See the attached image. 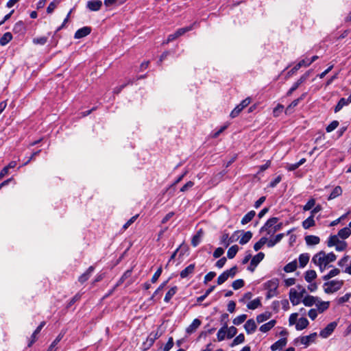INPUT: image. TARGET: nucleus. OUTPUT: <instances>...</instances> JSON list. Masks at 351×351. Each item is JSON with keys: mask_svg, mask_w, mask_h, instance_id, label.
<instances>
[{"mask_svg": "<svg viewBox=\"0 0 351 351\" xmlns=\"http://www.w3.org/2000/svg\"><path fill=\"white\" fill-rule=\"evenodd\" d=\"M337 258L336 255L333 252L326 254L324 251H320L315 254L312 258V263L319 267L321 272H323L329 267L330 263L334 262Z\"/></svg>", "mask_w": 351, "mask_h": 351, "instance_id": "1", "label": "nucleus"}, {"mask_svg": "<svg viewBox=\"0 0 351 351\" xmlns=\"http://www.w3.org/2000/svg\"><path fill=\"white\" fill-rule=\"evenodd\" d=\"M279 282L277 278H274L264 283V288L267 291L266 298L270 299L278 294Z\"/></svg>", "mask_w": 351, "mask_h": 351, "instance_id": "2", "label": "nucleus"}, {"mask_svg": "<svg viewBox=\"0 0 351 351\" xmlns=\"http://www.w3.org/2000/svg\"><path fill=\"white\" fill-rule=\"evenodd\" d=\"M327 245L328 247H335V250L338 252L344 251L347 247V243L346 241L340 240L338 236L331 235L329 237Z\"/></svg>", "mask_w": 351, "mask_h": 351, "instance_id": "3", "label": "nucleus"}, {"mask_svg": "<svg viewBox=\"0 0 351 351\" xmlns=\"http://www.w3.org/2000/svg\"><path fill=\"white\" fill-rule=\"evenodd\" d=\"M278 217H271L269 219L264 226L261 228L260 232H265L267 235L272 236L275 234L274 223L278 222Z\"/></svg>", "mask_w": 351, "mask_h": 351, "instance_id": "4", "label": "nucleus"}, {"mask_svg": "<svg viewBox=\"0 0 351 351\" xmlns=\"http://www.w3.org/2000/svg\"><path fill=\"white\" fill-rule=\"evenodd\" d=\"M343 285V280H331L324 284V291L326 293H332L339 291Z\"/></svg>", "mask_w": 351, "mask_h": 351, "instance_id": "5", "label": "nucleus"}, {"mask_svg": "<svg viewBox=\"0 0 351 351\" xmlns=\"http://www.w3.org/2000/svg\"><path fill=\"white\" fill-rule=\"evenodd\" d=\"M311 71L308 70L298 79L288 90L287 95L290 96L301 84L304 83L310 77Z\"/></svg>", "mask_w": 351, "mask_h": 351, "instance_id": "6", "label": "nucleus"}, {"mask_svg": "<svg viewBox=\"0 0 351 351\" xmlns=\"http://www.w3.org/2000/svg\"><path fill=\"white\" fill-rule=\"evenodd\" d=\"M251 102V99L250 97H247L245 99H243L240 104L237 106L234 110L230 113V117L232 118H234L237 117L239 113L241 112V110L247 107Z\"/></svg>", "mask_w": 351, "mask_h": 351, "instance_id": "7", "label": "nucleus"}, {"mask_svg": "<svg viewBox=\"0 0 351 351\" xmlns=\"http://www.w3.org/2000/svg\"><path fill=\"white\" fill-rule=\"evenodd\" d=\"M265 254L263 252L258 253L256 256H254L250 262V265L247 267V269L250 271L251 272H253L257 265L262 261V260L264 258Z\"/></svg>", "mask_w": 351, "mask_h": 351, "instance_id": "8", "label": "nucleus"}, {"mask_svg": "<svg viewBox=\"0 0 351 351\" xmlns=\"http://www.w3.org/2000/svg\"><path fill=\"white\" fill-rule=\"evenodd\" d=\"M337 326V324L335 322L328 324L323 330L320 331V336L322 338H327L332 333Z\"/></svg>", "mask_w": 351, "mask_h": 351, "instance_id": "9", "label": "nucleus"}, {"mask_svg": "<svg viewBox=\"0 0 351 351\" xmlns=\"http://www.w3.org/2000/svg\"><path fill=\"white\" fill-rule=\"evenodd\" d=\"M302 298V294H300L295 289L291 288L290 289L289 299L293 305L295 306L298 304L300 302Z\"/></svg>", "mask_w": 351, "mask_h": 351, "instance_id": "10", "label": "nucleus"}, {"mask_svg": "<svg viewBox=\"0 0 351 351\" xmlns=\"http://www.w3.org/2000/svg\"><path fill=\"white\" fill-rule=\"evenodd\" d=\"M91 32V29L89 27H84L76 31L75 33L74 38L76 39L82 38L88 35Z\"/></svg>", "mask_w": 351, "mask_h": 351, "instance_id": "11", "label": "nucleus"}, {"mask_svg": "<svg viewBox=\"0 0 351 351\" xmlns=\"http://www.w3.org/2000/svg\"><path fill=\"white\" fill-rule=\"evenodd\" d=\"M244 328L247 334H252L254 332L256 329V324L255 321L252 319H248L245 322Z\"/></svg>", "mask_w": 351, "mask_h": 351, "instance_id": "12", "label": "nucleus"}, {"mask_svg": "<svg viewBox=\"0 0 351 351\" xmlns=\"http://www.w3.org/2000/svg\"><path fill=\"white\" fill-rule=\"evenodd\" d=\"M102 5L100 0H92L87 2V8L91 11H98Z\"/></svg>", "mask_w": 351, "mask_h": 351, "instance_id": "13", "label": "nucleus"}, {"mask_svg": "<svg viewBox=\"0 0 351 351\" xmlns=\"http://www.w3.org/2000/svg\"><path fill=\"white\" fill-rule=\"evenodd\" d=\"M287 337H282L271 346V350L273 351H276L277 350L282 349L287 345Z\"/></svg>", "mask_w": 351, "mask_h": 351, "instance_id": "14", "label": "nucleus"}, {"mask_svg": "<svg viewBox=\"0 0 351 351\" xmlns=\"http://www.w3.org/2000/svg\"><path fill=\"white\" fill-rule=\"evenodd\" d=\"M317 337V333L313 332L309 335L303 336L300 338V342L302 344L308 346L311 342H313Z\"/></svg>", "mask_w": 351, "mask_h": 351, "instance_id": "15", "label": "nucleus"}, {"mask_svg": "<svg viewBox=\"0 0 351 351\" xmlns=\"http://www.w3.org/2000/svg\"><path fill=\"white\" fill-rule=\"evenodd\" d=\"M195 264H191L187 266L184 269L181 271L180 277L182 278H186L189 277L190 275L193 274L195 271Z\"/></svg>", "mask_w": 351, "mask_h": 351, "instance_id": "16", "label": "nucleus"}, {"mask_svg": "<svg viewBox=\"0 0 351 351\" xmlns=\"http://www.w3.org/2000/svg\"><path fill=\"white\" fill-rule=\"evenodd\" d=\"M95 268L93 266H90L88 269L84 272L83 274H82L79 278L78 280L80 283L85 282L91 276L92 273L93 272Z\"/></svg>", "mask_w": 351, "mask_h": 351, "instance_id": "17", "label": "nucleus"}, {"mask_svg": "<svg viewBox=\"0 0 351 351\" xmlns=\"http://www.w3.org/2000/svg\"><path fill=\"white\" fill-rule=\"evenodd\" d=\"M201 325V321L199 319H195L193 322L186 328V332L191 334L194 332L197 328Z\"/></svg>", "mask_w": 351, "mask_h": 351, "instance_id": "18", "label": "nucleus"}, {"mask_svg": "<svg viewBox=\"0 0 351 351\" xmlns=\"http://www.w3.org/2000/svg\"><path fill=\"white\" fill-rule=\"evenodd\" d=\"M204 232L202 229L199 230L195 235H194L191 240V245L193 247H197L201 242L203 237Z\"/></svg>", "mask_w": 351, "mask_h": 351, "instance_id": "19", "label": "nucleus"}, {"mask_svg": "<svg viewBox=\"0 0 351 351\" xmlns=\"http://www.w3.org/2000/svg\"><path fill=\"white\" fill-rule=\"evenodd\" d=\"M285 234L283 233L278 234L273 239H267V245L269 247H274L276 244L279 243L282 239L284 237Z\"/></svg>", "mask_w": 351, "mask_h": 351, "instance_id": "20", "label": "nucleus"}, {"mask_svg": "<svg viewBox=\"0 0 351 351\" xmlns=\"http://www.w3.org/2000/svg\"><path fill=\"white\" fill-rule=\"evenodd\" d=\"M308 325V321L305 317L300 318L295 324V328L298 330H302L306 328Z\"/></svg>", "mask_w": 351, "mask_h": 351, "instance_id": "21", "label": "nucleus"}, {"mask_svg": "<svg viewBox=\"0 0 351 351\" xmlns=\"http://www.w3.org/2000/svg\"><path fill=\"white\" fill-rule=\"evenodd\" d=\"M305 241L307 245H317L320 242V239L317 236L308 235L305 237Z\"/></svg>", "mask_w": 351, "mask_h": 351, "instance_id": "22", "label": "nucleus"}, {"mask_svg": "<svg viewBox=\"0 0 351 351\" xmlns=\"http://www.w3.org/2000/svg\"><path fill=\"white\" fill-rule=\"evenodd\" d=\"M318 298L312 295H307L304 297L302 300L303 304L306 306H311L313 304H316Z\"/></svg>", "mask_w": 351, "mask_h": 351, "instance_id": "23", "label": "nucleus"}, {"mask_svg": "<svg viewBox=\"0 0 351 351\" xmlns=\"http://www.w3.org/2000/svg\"><path fill=\"white\" fill-rule=\"evenodd\" d=\"M351 234V230L350 228L345 227L342 229H341L339 232L337 236H338V238H341L342 239H346L348 238Z\"/></svg>", "mask_w": 351, "mask_h": 351, "instance_id": "24", "label": "nucleus"}, {"mask_svg": "<svg viewBox=\"0 0 351 351\" xmlns=\"http://www.w3.org/2000/svg\"><path fill=\"white\" fill-rule=\"evenodd\" d=\"M276 321L274 319L270 320L267 323L263 324L259 330L263 332H267L270 330L276 324Z\"/></svg>", "mask_w": 351, "mask_h": 351, "instance_id": "25", "label": "nucleus"}, {"mask_svg": "<svg viewBox=\"0 0 351 351\" xmlns=\"http://www.w3.org/2000/svg\"><path fill=\"white\" fill-rule=\"evenodd\" d=\"M316 278H317V274L315 270H313V269L307 270L304 273V279L308 282L311 283Z\"/></svg>", "mask_w": 351, "mask_h": 351, "instance_id": "26", "label": "nucleus"}, {"mask_svg": "<svg viewBox=\"0 0 351 351\" xmlns=\"http://www.w3.org/2000/svg\"><path fill=\"white\" fill-rule=\"evenodd\" d=\"M310 256L307 253L302 254L299 256V264L300 267L303 268L304 267L309 261Z\"/></svg>", "mask_w": 351, "mask_h": 351, "instance_id": "27", "label": "nucleus"}, {"mask_svg": "<svg viewBox=\"0 0 351 351\" xmlns=\"http://www.w3.org/2000/svg\"><path fill=\"white\" fill-rule=\"evenodd\" d=\"M342 194V189L339 186H335L328 197V200H332Z\"/></svg>", "mask_w": 351, "mask_h": 351, "instance_id": "28", "label": "nucleus"}, {"mask_svg": "<svg viewBox=\"0 0 351 351\" xmlns=\"http://www.w3.org/2000/svg\"><path fill=\"white\" fill-rule=\"evenodd\" d=\"M351 101H349V97L347 99L341 98L335 108V112H337L345 106L348 105Z\"/></svg>", "mask_w": 351, "mask_h": 351, "instance_id": "29", "label": "nucleus"}, {"mask_svg": "<svg viewBox=\"0 0 351 351\" xmlns=\"http://www.w3.org/2000/svg\"><path fill=\"white\" fill-rule=\"evenodd\" d=\"M256 215V213L254 210H251L250 212H248L241 219V224L242 225H245L247 224V223H249L250 221H251L252 220V219Z\"/></svg>", "mask_w": 351, "mask_h": 351, "instance_id": "30", "label": "nucleus"}, {"mask_svg": "<svg viewBox=\"0 0 351 351\" xmlns=\"http://www.w3.org/2000/svg\"><path fill=\"white\" fill-rule=\"evenodd\" d=\"M315 225V221L313 216H309L306 219L302 222V227L304 229H308Z\"/></svg>", "mask_w": 351, "mask_h": 351, "instance_id": "31", "label": "nucleus"}, {"mask_svg": "<svg viewBox=\"0 0 351 351\" xmlns=\"http://www.w3.org/2000/svg\"><path fill=\"white\" fill-rule=\"evenodd\" d=\"M178 291V287L176 286H174L171 287L166 293L164 301L165 302H169L171 299L173 297V295L176 293Z\"/></svg>", "mask_w": 351, "mask_h": 351, "instance_id": "32", "label": "nucleus"}, {"mask_svg": "<svg viewBox=\"0 0 351 351\" xmlns=\"http://www.w3.org/2000/svg\"><path fill=\"white\" fill-rule=\"evenodd\" d=\"M302 66H308L306 63V60L304 59V60H302L301 61H300L292 69H291L289 72H288V75H293L295 72H297L298 70H299Z\"/></svg>", "mask_w": 351, "mask_h": 351, "instance_id": "33", "label": "nucleus"}, {"mask_svg": "<svg viewBox=\"0 0 351 351\" xmlns=\"http://www.w3.org/2000/svg\"><path fill=\"white\" fill-rule=\"evenodd\" d=\"M12 39V35L10 32L5 33L0 38V45L4 46Z\"/></svg>", "mask_w": 351, "mask_h": 351, "instance_id": "34", "label": "nucleus"}, {"mask_svg": "<svg viewBox=\"0 0 351 351\" xmlns=\"http://www.w3.org/2000/svg\"><path fill=\"white\" fill-rule=\"evenodd\" d=\"M196 23H194L193 24L188 26V27H182V28H180L178 29H177V31L176 32V34L178 37H180V36L184 34L186 32H188L191 30H192L193 28H194V26L195 25Z\"/></svg>", "mask_w": 351, "mask_h": 351, "instance_id": "35", "label": "nucleus"}, {"mask_svg": "<svg viewBox=\"0 0 351 351\" xmlns=\"http://www.w3.org/2000/svg\"><path fill=\"white\" fill-rule=\"evenodd\" d=\"M45 324V322H41L40 324V325L34 330V332H33V334L32 335V341L29 343V346H31L35 342L36 339V336L40 332L42 328L44 327Z\"/></svg>", "mask_w": 351, "mask_h": 351, "instance_id": "36", "label": "nucleus"}, {"mask_svg": "<svg viewBox=\"0 0 351 351\" xmlns=\"http://www.w3.org/2000/svg\"><path fill=\"white\" fill-rule=\"evenodd\" d=\"M252 237V233L250 231H247L243 233L239 240V243L241 245L246 244Z\"/></svg>", "mask_w": 351, "mask_h": 351, "instance_id": "37", "label": "nucleus"}, {"mask_svg": "<svg viewBox=\"0 0 351 351\" xmlns=\"http://www.w3.org/2000/svg\"><path fill=\"white\" fill-rule=\"evenodd\" d=\"M297 267H298L297 261L295 260V261H291V262L289 263L288 264H287L284 267V270L285 272H287V273L293 272L297 269Z\"/></svg>", "mask_w": 351, "mask_h": 351, "instance_id": "38", "label": "nucleus"}, {"mask_svg": "<svg viewBox=\"0 0 351 351\" xmlns=\"http://www.w3.org/2000/svg\"><path fill=\"white\" fill-rule=\"evenodd\" d=\"M316 306L319 313H323L324 311L328 308L330 303L329 302H321L317 300Z\"/></svg>", "mask_w": 351, "mask_h": 351, "instance_id": "39", "label": "nucleus"}, {"mask_svg": "<svg viewBox=\"0 0 351 351\" xmlns=\"http://www.w3.org/2000/svg\"><path fill=\"white\" fill-rule=\"evenodd\" d=\"M238 250H239L238 245H234L231 246L228 249V252H227L228 258L230 259L233 258L236 256L237 253L238 252Z\"/></svg>", "mask_w": 351, "mask_h": 351, "instance_id": "40", "label": "nucleus"}, {"mask_svg": "<svg viewBox=\"0 0 351 351\" xmlns=\"http://www.w3.org/2000/svg\"><path fill=\"white\" fill-rule=\"evenodd\" d=\"M261 305V300L258 298H256L247 304V307L249 309H256Z\"/></svg>", "mask_w": 351, "mask_h": 351, "instance_id": "41", "label": "nucleus"}, {"mask_svg": "<svg viewBox=\"0 0 351 351\" xmlns=\"http://www.w3.org/2000/svg\"><path fill=\"white\" fill-rule=\"evenodd\" d=\"M340 273V270L337 268L333 269L329 271V273L323 276L324 280H328L331 278L337 276Z\"/></svg>", "mask_w": 351, "mask_h": 351, "instance_id": "42", "label": "nucleus"}, {"mask_svg": "<svg viewBox=\"0 0 351 351\" xmlns=\"http://www.w3.org/2000/svg\"><path fill=\"white\" fill-rule=\"evenodd\" d=\"M230 242V239L229 238V234L228 233H223L221 237V244L223 245L225 247H227Z\"/></svg>", "mask_w": 351, "mask_h": 351, "instance_id": "43", "label": "nucleus"}, {"mask_svg": "<svg viewBox=\"0 0 351 351\" xmlns=\"http://www.w3.org/2000/svg\"><path fill=\"white\" fill-rule=\"evenodd\" d=\"M267 238L265 237H262L258 242L254 245L255 251L259 250L265 243H267Z\"/></svg>", "mask_w": 351, "mask_h": 351, "instance_id": "44", "label": "nucleus"}, {"mask_svg": "<svg viewBox=\"0 0 351 351\" xmlns=\"http://www.w3.org/2000/svg\"><path fill=\"white\" fill-rule=\"evenodd\" d=\"M60 3V0H53V1H51L47 8V13H52Z\"/></svg>", "mask_w": 351, "mask_h": 351, "instance_id": "45", "label": "nucleus"}, {"mask_svg": "<svg viewBox=\"0 0 351 351\" xmlns=\"http://www.w3.org/2000/svg\"><path fill=\"white\" fill-rule=\"evenodd\" d=\"M226 335V327H222L221 328L217 334V339L219 341H223Z\"/></svg>", "mask_w": 351, "mask_h": 351, "instance_id": "46", "label": "nucleus"}, {"mask_svg": "<svg viewBox=\"0 0 351 351\" xmlns=\"http://www.w3.org/2000/svg\"><path fill=\"white\" fill-rule=\"evenodd\" d=\"M315 206V199L314 198L310 199L307 203L303 206V210L307 211L311 210Z\"/></svg>", "mask_w": 351, "mask_h": 351, "instance_id": "47", "label": "nucleus"}, {"mask_svg": "<svg viewBox=\"0 0 351 351\" xmlns=\"http://www.w3.org/2000/svg\"><path fill=\"white\" fill-rule=\"evenodd\" d=\"M48 38L46 36H41L39 38H34L32 40L35 45H44L47 42Z\"/></svg>", "mask_w": 351, "mask_h": 351, "instance_id": "48", "label": "nucleus"}, {"mask_svg": "<svg viewBox=\"0 0 351 351\" xmlns=\"http://www.w3.org/2000/svg\"><path fill=\"white\" fill-rule=\"evenodd\" d=\"M247 318V315L245 314H243V315H240L239 316H237V317H235L232 322L234 325H240L241 324H242L243 322H244V321Z\"/></svg>", "mask_w": 351, "mask_h": 351, "instance_id": "49", "label": "nucleus"}, {"mask_svg": "<svg viewBox=\"0 0 351 351\" xmlns=\"http://www.w3.org/2000/svg\"><path fill=\"white\" fill-rule=\"evenodd\" d=\"M14 32H21L25 30V25L23 21L17 22L14 26Z\"/></svg>", "mask_w": 351, "mask_h": 351, "instance_id": "50", "label": "nucleus"}, {"mask_svg": "<svg viewBox=\"0 0 351 351\" xmlns=\"http://www.w3.org/2000/svg\"><path fill=\"white\" fill-rule=\"evenodd\" d=\"M232 286L234 290H237L244 286V281L242 279L236 280L232 282Z\"/></svg>", "mask_w": 351, "mask_h": 351, "instance_id": "51", "label": "nucleus"}, {"mask_svg": "<svg viewBox=\"0 0 351 351\" xmlns=\"http://www.w3.org/2000/svg\"><path fill=\"white\" fill-rule=\"evenodd\" d=\"M237 332V329L234 326H230L226 330L227 337L228 339L232 338Z\"/></svg>", "mask_w": 351, "mask_h": 351, "instance_id": "52", "label": "nucleus"}, {"mask_svg": "<svg viewBox=\"0 0 351 351\" xmlns=\"http://www.w3.org/2000/svg\"><path fill=\"white\" fill-rule=\"evenodd\" d=\"M339 125L337 121H332L326 128L327 132H331L335 130Z\"/></svg>", "mask_w": 351, "mask_h": 351, "instance_id": "53", "label": "nucleus"}, {"mask_svg": "<svg viewBox=\"0 0 351 351\" xmlns=\"http://www.w3.org/2000/svg\"><path fill=\"white\" fill-rule=\"evenodd\" d=\"M269 316H270L269 313H267L260 314L256 317V321L258 323H262V322L267 320L269 318Z\"/></svg>", "mask_w": 351, "mask_h": 351, "instance_id": "54", "label": "nucleus"}, {"mask_svg": "<svg viewBox=\"0 0 351 351\" xmlns=\"http://www.w3.org/2000/svg\"><path fill=\"white\" fill-rule=\"evenodd\" d=\"M216 276V273L214 271H210L208 273L204 280V283L207 284L208 282L211 281Z\"/></svg>", "mask_w": 351, "mask_h": 351, "instance_id": "55", "label": "nucleus"}, {"mask_svg": "<svg viewBox=\"0 0 351 351\" xmlns=\"http://www.w3.org/2000/svg\"><path fill=\"white\" fill-rule=\"evenodd\" d=\"M162 267H159L157 271L154 273V274L153 275L152 279H151V282L152 283H155L158 279L159 278V277L160 276L161 274H162Z\"/></svg>", "mask_w": 351, "mask_h": 351, "instance_id": "56", "label": "nucleus"}, {"mask_svg": "<svg viewBox=\"0 0 351 351\" xmlns=\"http://www.w3.org/2000/svg\"><path fill=\"white\" fill-rule=\"evenodd\" d=\"M245 341V337L243 334H239L236 338L233 340L232 346L238 345L239 343H243Z\"/></svg>", "mask_w": 351, "mask_h": 351, "instance_id": "57", "label": "nucleus"}, {"mask_svg": "<svg viewBox=\"0 0 351 351\" xmlns=\"http://www.w3.org/2000/svg\"><path fill=\"white\" fill-rule=\"evenodd\" d=\"M173 346V337H169L168 341L165 344L163 348V351H169Z\"/></svg>", "mask_w": 351, "mask_h": 351, "instance_id": "58", "label": "nucleus"}, {"mask_svg": "<svg viewBox=\"0 0 351 351\" xmlns=\"http://www.w3.org/2000/svg\"><path fill=\"white\" fill-rule=\"evenodd\" d=\"M228 279L227 274L223 271L217 278V284L221 285Z\"/></svg>", "mask_w": 351, "mask_h": 351, "instance_id": "59", "label": "nucleus"}, {"mask_svg": "<svg viewBox=\"0 0 351 351\" xmlns=\"http://www.w3.org/2000/svg\"><path fill=\"white\" fill-rule=\"evenodd\" d=\"M298 314L297 313L291 314V315L289 316V323L290 326L296 324L297 321H298Z\"/></svg>", "mask_w": 351, "mask_h": 351, "instance_id": "60", "label": "nucleus"}, {"mask_svg": "<svg viewBox=\"0 0 351 351\" xmlns=\"http://www.w3.org/2000/svg\"><path fill=\"white\" fill-rule=\"evenodd\" d=\"M138 215H136L131 217L123 226L124 230H126L128 227H130L138 218Z\"/></svg>", "mask_w": 351, "mask_h": 351, "instance_id": "61", "label": "nucleus"}, {"mask_svg": "<svg viewBox=\"0 0 351 351\" xmlns=\"http://www.w3.org/2000/svg\"><path fill=\"white\" fill-rule=\"evenodd\" d=\"M350 297H351V293H348L345 294L343 296L338 298V300H337L338 303L343 304L344 302H346L350 300Z\"/></svg>", "mask_w": 351, "mask_h": 351, "instance_id": "62", "label": "nucleus"}, {"mask_svg": "<svg viewBox=\"0 0 351 351\" xmlns=\"http://www.w3.org/2000/svg\"><path fill=\"white\" fill-rule=\"evenodd\" d=\"M194 186V182L192 181L187 182L181 189V192H185Z\"/></svg>", "mask_w": 351, "mask_h": 351, "instance_id": "63", "label": "nucleus"}, {"mask_svg": "<svg viewBox=\"0 0 351 351\" xmlns=\"http://www.w3.org/2000/svg\"><path fill=\"white\" fill-rule=\"evenodd\" d=\"M237 267L236 266L232 267L231 269L225 271L227 274L228 277H234L237 273Z\"/></svg>", "mask_w": 351, "mask_h": 351, "instance_id": "64", "label": "nucleus"}]
</instances>
